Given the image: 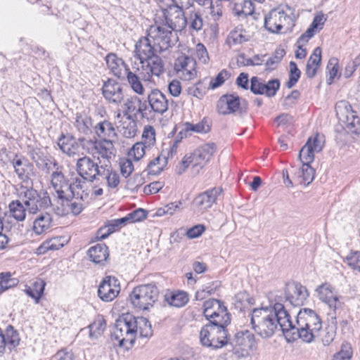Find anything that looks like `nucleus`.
I'll list each match as a JSON object with an SVG mask.
<instances>
[{
  "mask_svg": "<svg viewBox=\"0 0 360 360\" xmlns=\"http://www.w3.org/2000/svg\"><path fill=\"white\" fill-rule=\"evenodd\" d=\"M250 323L255 333L262 338H271L279 330L286 337L287 328H290V316L283 304L276 299L274 304L252 309Z\"/></svg>",
  "mask_w": 360,
  "mask_h": 360,
  "instance_id": "1",
  "label": "nucleus"
},
{
  "mask_svg": "<svg viewBox=\"0 0 360 360\" xmlns=\"http://www.w3.org/2000/svg\"><path fill=\"white\" fill-rule=\"evenodd\" d=\"M152 335V326L146 318L126 314L116 321L111 337L119 347L129 350L136 340H148Z\"/></svg>",
  "mask_w": 360,
  "mask_h": 360,
  "instance_id": "2",
  "label": "nucleus"
},
{
  "mask_svg": "<svg viewBox=\"0 0 360 360\" xmlns=\"http://www.w3.org/2000/svg\"><path fill=\"white\" fill-rule=\"evenodd\" d=\"M290 328H287L288 341L302 339L304 342L310 343L319 335L322 322L314 310L304 308L298 312L295 323L290 320Z\"/></svg>",
  "mask_w": 360,
  "mask_h": 360,
  "instance_id": "3",
  "label": "nucleus"
},
{
  "mask_svg": "<svg viewBox=\"0 0 360 360\" xmlns=\"http://www.w3.org/2000/svg\"><path fill=\"white\" fill-rule=\"evenodd\" d=\"M226 326L208 323L203 326L199 333L202 346L218 349L229 344V335Z\"/></svg>",
  "mask_w": 360,
  "mask_h": 360,
  "instance_id": "4",
  "label": "nucleus"
},
{
  "mask_svg": "<svg viewBox=\"0 0 360 360\" xmlns=\"http://www.w3.org/2000/svg\"><path fill=\"white\" fill-rule=\"evenodd\" d=\"M292 14L288 6L271 9L264 18V27L272 33H279L283 28L288 30L294 26Z\"/></svg>",
  "mask_w": 360,
  "mask_h": 360,
  "instance_id": "5",
  "label": "nucleus"
},
{
  "mask_svg": "<svg viewBox=\"0 0 360 360\" xmlns=\"http://www.w3.org/2000/svg\"><path fill=\"white\" fill-rule=\"evenodd\" d=\"M23 204L28 212L36 214L51 207L52 203L49 193L46 191L38 192L32 186H22L19 193Z\"/></svg>",
  "mask_w": 360,
  "mask_h": 360,
  "instance_id": "6",
  "label": "nucleus"
},
{
  "mask_svg": "<svg viewBox=\"0 0 360 360\" xmlns=\"http://www.w3.org/2000/svg\"><path fill=\"white\" fill-rule=\"evenodd\" d=\"M159 297V290L155 284L140 285L129 295L131 304L139 310H148L153 307Z\"/></svg>",
  "mask_w": 360,
  "mask_h": 360,
  "instance_id": "7",
  "label": "nucleus"
},
{
  "mask_svg": "<svg viewBox=\"0 0 360 360\" xmlns=\"http://www.w3.org/2000/svg\"><path fill=\"white\" fill-rule=\"evenodd\" d=\"M154 21L155 23H160L172 32L181 31L187 24V19L183 10L177 6L158 11Z\"/></svg>",
  "mask_w": 360,
  "mask_h": 360,
  "instance_id": "8",
  "label": "nucleus"
},
{
  "mask_svg": "<svg viewBox=\"0 0 360 360\" xmlns=\"http://www.w3.org/2000/svg\"><path fill=\"white\" fill-rule=\"evenodd\" d=\"M203 314L209 323L226 326L231 323V314L226 307L217 299H209L204 302Z\"/></svg>",
  "mask_w": 360,
  "mask_h": 360,
  "instance_id": "9",
  "label": "nucleus"
},
{
  "mask_svg": "<svg viewBox=\"0 0 360 360\" xmlns=\"http://www.w3.org/2000/svg\"><path fill=\"white\" fill-rule=\"evenodd\" d=\"M203 314L209 323L226 326L231 323V314L226 307L217 299H209L204 302Z\"/></svg>",
  "mask_w": 360,
  "mask_h": 360,
  "instance_id": "10",
  "label": "nucleus"
},
{
  "mask_svg": "<svg viewBox=\"0 0 360 360\" xmlns=\"http://www.w3.org/2000/svg\"><path fill=\"white\" fill-rule=\"evenodd\" d=\"M335 111L339 121L345 124V128L349 132L360 134V117L348 101H338L335 105Z\"/></svg>",
  "mask_w": 360,
  "mask_h": 360,
  "instance_id": "11",
  "label": "nucleus"
},
{
  "mask_svg": "<svg viewBox=\"0 0 360 360\" xmlns=\"http://www.w3.org/2000/svg\"><path fill=\"white\" fill-rule=\"evenodd\" d=\"M98 162H95L89 156L84 155L78 158L76 162V171L78 175L86 179L90 183L99 180L103 167L102 161L98 157Z\"/></svg>",
  "mask_w": 360,
  "mask_h": 360,
  "instance_id": "12",
  "label": "nucleus"
},
{
  "mask_svg": "<svg viewBox=\"0 0 360 360\" xmlns=\"http://www.w3.org/2000/svg\"><path fill=\"white\" fill-rule=\"evenodd\" d=\"M147 34L155 44V47L160 52L167 50L172 44V32L160 23L150 25L147 30Z\"/></svg>",
  "mask_w": 360,
  "mask_h": 360,
  "instance_id": "13",
  "label": "nucleus"
},
{
  "mask_svg": "<svg viewBox=\"0 0 360 360\" xmlns=\"http://www.w3.org/2000/svg\"><path fill=\"white\" fill-rule=\"evenodd\" d=\"M217 146L214 143L204 144L194 150L188 157L193 169L199 172L210 160L216 151Z\"/></svg>",
  "mask_w": 360,
  "mask_h": 360,
  "instance_id": "14",
  "label": "nucleus"
},
{
  "mask_svg": "<svg viewBox=\"0 0 360 360\" xmlns=\"http://www.w3.org/2000/svg\"><path fill=\"white\" fill-rule=\"evenodd\" d=\"M139 60L141 64V74L146 80H150L153 76L159 77L164 72L163 60L157 53Z\"/></svg>",
  "mask_w": 360,
  "mask_h": 360,
  "instance_id": "15",
  "label": "nucleus"
},
{
  "mask_svg": "<svg viewBox=\"0 0 360 360\" xmlns=\"http://www.w3.org/2000/svg\"><path fill=\"white\" fill-rule=\"evenodd\" d=\"M229 342L233 347L235 354H238V356H244L255 346V335L249 330L240 331Z\"/></svg>",
  "mask_w": 360,
  "mask_h": 360,
  "instance_id": "16",
  "label": "nucleus"
},
{
  "mask_svg": "<svg viewBox=\"0 0 360 360\" xmlns=\"http://www.w3.org/2000/svg\"><path fill=\"white\" fill-rule=\"evenodd\" d=\"M174 70L179 78L190 81L197 75L196 61L191 57L181 55L175 60Z\"/></svg>",
  "mask_w": 360,
  "mask_h": 360,
  "instance_id": "17",
  "label": "nucleus"
},
{
  "mask_svg": "<svg viewBox=\"0 0 360 360\" xmlns=\"http://www.w3.org/2000/svg\"><path fill=\"white\" fill-rule=\"evenodd\" d=\"M102 92L107 102L115 105H120L126 97L122 85L112 79L104 82Z\"/></svg>",
  "mask_w": 360,
  "mask_h": 360,
  "instance_id": "18",
  "label": "nucleus"
},
{
  "mask_svg": "<svg viewBox=\"0 0 360 360\" xmlns=\"http://www.w3.org/2000/svg\"><path fill=\"white\" fill-rule=\"evenodd\" d=\"M120 285L115 276H107L101 282L98 289V296L103 302H111L119 295Z\"/></svg>",
  "mask_w": 360,
  "mask_h": 360,
  "instance_id": "19",
  "label": "nucleus"
},
{
  "mask_svg": "<svg viewBox=\"0 0 360 360\" xmlns=\"http://www.w3.org/2000/svg\"><path fill=\"white\" fill-rule=\"evenodd\" d=\"M11 162L15 173L22 182L27 183L35 176L33 164L23 155L15 154Z\"/></svg>",
  "mask_w": 360,
  "mask_h": 360,
  "instance_id": "20",
  "label": "nucleus"
},
{
  "mask_svg": "<svg viewBox=\"0 0 360 360\" xmlns=\"http://www.w3.org/2000/svg\"><path fill=\"white\" fill-rule=\"evenodd\" d=\"M143 103L148 106V112L162 115L168 110V100L159 89H151L147 94V100Z\"/></svg>",
  "mask_w": 360,
  "mask_h": 360,
  "instance_id": "21",
  "label": "nucleus"
},
{
  "mask_svg": "<svg viewBox=\"0 0 360 360\" xmlns=\"http://www.w3.org/2000/svg\"><path fill=\"white\" fill-rule=\"evenodd\" d=\"M285 300L295 307L303 305L309 296L307 289L300 283H288L285 288Z\"/></svg>",
  "mask_w": 360,
  "mask_h": 360,
  "instance_id": "22",
  "label": "nucleus"
},
{
  "mask_svg": "<svg viewBox=\"0 0 360 360\" xmlns=\"http://www.w3.org/2000/svg\"><path fill=\"white\" fill-rule=\"evenodd\" d=\"M90 182L86 179L78 175L71 179L70 182V191L68 192V200L70 201L72 198L85 200L89 198L90 189Z\"/></svg>",
  "mask_w": 360,
  "mask_h": 360,
  "instance_id": "23",
  "label": "nucleus"
},
{
  "mask_svg": "<svg viewBox=\"0 0 360 360\" xmlns=\"http://www.w3.org/2000/svg\"><path fill=\"white\" fill-rule=\"evenodd\" d=\"M316 291L319 298L326 303L334 312L342 307V302L339 300V297L330 283H325L319 285Z\"/></svg>",
  "mask_w": 360,
  "mask_h": 360,
  "instance_id": "24",
  "label": "nucleus"
},
{
  "mask_svg": "<svg viewBox=\"0 0 360 360\" xmlns=\"http://www.w3.org/2000/svg\"><path fill=\"white\" fill-rule=\"evenodd\" d=\"M250 91L255 94H265L271 97L276 95L280 87V82L278 79L269 80L266 84L263 83L257 77H252L250 79Z\"/></svg>",
  "mask_w": 360,
  "mask_h": 360,
  "instance_id": "25",
  "label": "nucleus"
},
{
  "mask_svg": "<svg viewBox=\"0 0 360 360\" xmlns=\"http://www.w3.org/2000/svg\"><path fill=\"white\" fill-rule=\"evenodd\" d=\"M122 103L124 107L126 117H132V115L136 116L140 114L142 118H148V106L146 103H142L137 96L127 97L126 96Z\"/></svg>",
  "mask_w": 360,
  "mask_h": 360,
  "instance_id": "26",
  "label": "nucleus"
},
{
  "mask_svg": "<svg viewBox=\"0 0 360 360\" xmlns=\"http://www.w3.org/2000/svg\"><path fill=\"white\" fill-rule=\"evenodd\" d=\"M222 189L215 187L208 189L197 195L194 200V206L200 212H204L210 208L215 203L217 198L221 193Z\"/></svg>",
  "mask_w": 360,
  "mask_h": 360,
  "instance_id": "27",
  "label": "nucleus"
},
{
  "mask_svg": "<svg viewBox=\"0 0 360 360\" xmlns=\"http://www.w3.org/2000/svg\"><path fill=\"white\" fill-rule=\"evenodd\" d=\"M89 143L93 145L91 154L94 156L97 154L98 158L100 156L103 159V162L110 165V160L115 155L112 140H98Z\"/></svg>",
  "mask_w": 360,
  "mask_h": 360,
  "instance_id": "28",
  "label": "nucleus"
},
{
  "mask_svg": "<svg viewBox=\"0 0 360 360\" xmlns=\"http://www.w3.org/2000/svg\"><path fill=\"white\" fill-rule=\"evenodd\" d=\"M51 184L58 198L63 201H67L68 200V192L70 191V183L59 169L52 172Z\"/></svg>",
  "mask_w": 360,
  "mask_h": 360,
  "instance_id": "29",
  "label": "nucleus"
},
{
  "mask_svg": "<svg viewBox=\"0 0 360 360\" xmlns=\"http://www.w3.org/2000/svg\"><path fill=\"white\" fill-rule=\"evenodd\" d=\"M31 158L38 169L46 174H49L51 172L59 169V165L56 160L50 156H47L40 150H32Z\"/></svg>",
  "mask_w": 360,
  "mask_h": 360,
  "instance_id": "30",
  "label": "nucleus"
},
{
  "mask_svg": "<svg viewBox=\"0 0 360 360\" xmlns=\"http://www.w3.org/2000/svg\"><path fill=\"white\" fill-rule=\"evenodd\" d=\"M105 62L110 71L120 79H124L130 72L124 61L114 53H110L105 56Z\"/></svg>",
  "mask_w": 360,
  "mask_h": 360,
  "instance_id": "31",
  "label": "nucleus"
},
{
  "mask_svg": "<svg viewBox=\"0 0 360 360\" xmlns=\"http://www.w3.org/2000/svg\"><path fill=\"white\" fill-rule=\"evenodd\" d=\"M240 106V98L233 95H224L217 102V109L219 114L228 115L235 112Z\"/></svg>",
  "mask_w": 360,
  "mask_h": 360,
  "instance_id": "32",
  "label": "nucleus"
},
{
  "mask_svg": "<svg viewBox=\"0 0 360 360\" xmlns=\"http://www.w3.org/2000/svg\"><path fill=\"white\" fill-rule=\"evenodd\" d=\"M135 52L139 60L157 53H161L158 51V49L155 47V44L152 42L148 34L146 37H141L136 44Z\"/></svg>",
  "mask_w": 360,
  "mask_h": 360,
  "instance_id": "33",
  "label": "nucleus"
},
{
  "mask_svg": "<svg viewBox=\"0 0 360 360\" xmlns=\"http://www.w3.org/2000/svg\"><path fill=\"white\" fill-rule=\"evenodd\" d=\"M94 130L100 140H112L117 137L116 129L114 124L108 120L97 123Z\"/></svg>",
  "mask_w": 360,
  "mask_h": 360,
  "instance_id": "34",
  "label": "nucleus"
},
{
  "mask_svg": "<svg viewBox=\"0 0 360 360\" xmlns=\"http://www.w3.org/2000/svg\"><path fill=\"white\" fill-rule=\"evenodd\" d=\"M87 255L95 264H103L109 257L108 248L103 243H98L88 250Z\"/></svg>",
  "mask_w": 360,
  "mask_h": 360,
  "instance_id": "35",
  "label": "nucleus"
},
{
  "mask_svg": "<svg viewBox=\"0 0 360 360\" xmlns=\"http://www.w3.org/2000/svg\"><path fill=\"white\" fill-rule=\"evenodd\" d=\"M117 129L123 136L131 139L137 133V124L132 117H126L122 121L117 122Z\"/></svg>",
  "mask_w": 360,
  "mask_h": 360,
  "instance_id": "36",
  "label": "nucleus"
},
{
  "mask_svg": "<svg viewBox=\"0 0 360 360\" xmlns=\"http://www.w3.org/2000/svg\"><path fill=\"white\" fill-rule=\"evenodd\" d=\"M58 145L60 150L68 156H74L79 153V146L72 136L62 135L58 140Z\"/></svg>",
  "mask_w": 360,
  "mask_h": 360,
  "instance_id": "37",
  "label": "nucleus"
},
{
  "mask_svg": "<svg viewBox=\"0 0 360 360\" xmlns=\"http://www.w3.org/2000/svg\"><path fill=\"white\" fill-rule=\"evenodd\" d=\"M188 295L184 291H171L165 295V301L174 307H182L188 303Z\"/></svg>",
  "mask_w": 360,
  "mask_h": 360,
  "instance_id": "38",
  "label": "nucleus"
},
{
  "mask_svg": "<svg viewBox=\"0 0 360 360\" xmlns=\"http://www.w3.org/2000/svg\"><path fill=\"white\" fill-rule=\"evenodd\" d=\"M74 126L79 134L89 135L92 132L91 117L85 113H77L75 117Z\"/></svg>",
  "mask_w": 360,
  "mask_h": 360,
  "instance_id": "39",
  "label": "nucleus"
},
{
  "mask_svg": "<svg viewBox=\"0 0 360 360\" xmlns=\"http://www.w3.org/2000/svg\"><path fill=\"white\" fill-rule=\"evenodd\" d=\"M321 61V49L316 47L307 60L305 74L307 77L314 78L316 74V70Z\"/></svg>",
  "mask_w": 360,
  "mask_h": 360,
  "instance_id": "40",
  "label": "nucleus"
},
{
  "mask_svg": "<svg viewBox=\"0 0 360 360\" xmlns=\"http://www.w3.org/2000/svg\"><path fill=\"white\" fill-rule=\"evenodd\" d=\"M101 168L102 170L101 174L99 175V180L101 178L105 179L109 188H117L120 182L119 174L112 169L110 165L105 162L103 163V167Z\"/></svg>",
  "mask_w": 360,
  "mask_h": 360,
  "instance_id": "41",
  "label": "nucleus"
},
{
  "mask_svg": "<svg viewBox=\"0 0 360 360\" xmlns=\"http://www.w3.org/2000/svg\"><path fill=\"white\" fill-rule=\"evenodd\" d=\"M51 224L52 218L51 214L47 212L41 213L34 221L33 231L37 235H40L49 230L51 226Z\"/></svg>",
  "mask_w": 360,
  "mask_h": 360,
  "instance_id": "42",
  "label": "nucleus"
},
{
  "mask_svg": "<svg viewBox=\"0 0 360 360\" xmlns=\"http://www.w3.org/2000/svg\"><path fill=\"white\" fill-rule=\"evenodd\" d=\"M233 11L238 16L251 15L254 13V6L250 0H234Z\"/></svg>",
  "mask_w": 360,
  "mask_h": 360,
  "instance_id": "43",
  "label": "nucleus"
},
{
  "mask_svg": "<svg viewBox=\"0 0 360 360\" xmlns=\"http://www.w3.org/2000/svg\"><path fill=\"white\" fill-rule=\"evenodd\" d=\"M19 283L17 278L13 277L10 271H4L0 273V295L6 290L14 288Z\"/></svg>",
  "mask_w": 360,
  "mask_h": 360,
  "instance_id": "44",
  "label": "nucleus"
},
{
  "mask_svg": "<svg viewBox=\"0 0 360 360\" xmlns=\"http://www.w3.org/2000/svg\"><path fill=\"white\" fill-rule=\"evenodd\" d=\"M62 237H55L49 240H46L37 249L38 255L46 253L49 250H57L63 246L61 242Z\"/></svg>",
  "mask_w": 360,
  "mask_h": 360,
  "instance_id": "45",
  "label": "nucleus"
},
{
  "mask_svg": "<svg viewBox=\"0 0 360 360\" xmlns=\"http://www.w3.org/2000/svg\"><path fill=\"white\" fill-rule=\"evenodd\" d=\"M3 336L5 338V345L9 350H12L19 345L20 341L19 334L12 326L7 327Z\"/></svg>",
  "mask_w": 360,
  "mask_h": 360,
  "instance_id": "46",
  "label": "nucleus"
},
{
  "mask_svg": "<svg viewBox=\"0 0 360 360\" xmlns=\"http://www.w3.org/2000/svg\"><path fill=\"white\" fill-rule=\"evenodd\" d=\"M10 214L18 221L25 219L26 209L20 200H13L8 205Z\"/></svg>",
  "mask_w": 360,
  "mask_h": 360,
  "instance_id": "47",
  "label": "nucleus"
},
{
  "mask_svg": "<svg viewBox=\"0 0 360 360\" xmlns=\"http://www.w3.org/2000/svg\"><path fill=\"white\" fill-rule=\"evenodd\" d=\"M167 162L165 158L160 154L148 163V174L152 175L159 174L164 169Z\"/></svg>",
  "mask_w": 360,
  "mask_h": 360,
  "instance_id": "48",
  "label": "nucleus"
},
{
  "mask_svg": "<svg viewBox=\"0 0 360 360\" xmlns=\"http://www.w3.org/2000/svg\"><path fill=\"white\" fill-rule=\"evenodd\" d=\"M285 55V51L282 48H277L274 54L265 60L266 70L271 71L275 70Z\"/></svg>",
  "mask_w": 360,
  "mask_h": 360,
  "instance_id": "49",
  "label": "nucleus"
},
{
  "mask_svg": "<svg viewBox=\"0 0 360 360\" xmlns=\"http://www.w3.org/2000/svg\"><path fill=\"white\" fill-rule=\"evenodd\" d=\"M44 287L45 283L43 281H39L34 282L32 287L27 288L25 291L28 296L35 300L36 303H38L43 295Z\"/></svg>",
  "mask_w": 360,
  "mask_h": 360,
  "instance_id": "50",
  "label": "nucleus"
},
{
  "mask_svg": "<svg viewBox=\"0 0 360 360\" xmlns=\"http://www.w3.org/2000/svg\"><path fill=\"white\" fill-rule=\"evenodd\" d=\"M120 229L118 221L116 219L108 221L107 224L100 228L97 232V237L101 239L106 238L109 235Z\"/></svg>",
  "mask_w": 360,
  "mask_h": 360,
  "instance_id": "51",
  "label": "nucleus"
},
{
  "mask_svg": "<svg viewBox=\"0 0 360 360\" xmlns=\"http://www.w3.org/2000/svg\"><path fill=\"white\" fill-rule=\"evenodd\" d=\"M208 88L204 83V80H200L195 84L188 88L187 92L188 95H191L197 98L202 99L206 94Z\"/></svg>",
  "mask_w": 360,
  "mask_h": 360,
  "instance_id": "52",
  "label": "nucleus"
},
{
  "mask_svg": "<svg viewBox=\"0 0 360 360\" xmlns=\"http://www.w3.org/2000/svg\"><path fill=\"white\" fill-rule=\"evenodd\" d=\"M314 153L315 152L310 146V141H307L300 151L299 159L302 164H310L314 160Z\"/></svg>",
  "mask_w": 360,
  "mask_h": 360,
  "instance_id": "53",
  "label": "nucleus"
},
{
  "mask_svg": "<svg viewBox=\"0 0 360 360\" xmlns=\"http://www.w3.org/2000/svg\"><path fill=\"white\" fill-rule=\"evenodd\" d=\"M289 67H290V75H289V80L286 83V86L288 89H291L298 82V80L300 77V75H301V71L299 70L297 64L294 61L290 62Z\"/></svg>",
  "mask_w": 360,
  "mask_h": 360,
  "instance_id": "54",
  "label": "nucleus"
},
{
  "mask_svg": "<svg viewBox=\"0 0 360 360\" xmlns=\"http://www.w3.org/2000/svg\"><path fill=\"white\" fill-rule=\"evenodd\" d=\"M344 262L354 271L360 272V252L354 251L350 252L345 257Z\"/></svg>",
  "mask_w": 360,
  "mask_h": 360,
  "instance_id": "55",
  "label": "nucleus"
},
{
  "mask_svg": "<svg viewBox=\"0 0 360 360\" xmlns=\"http://www.w3.org/2000/svg\"><path fill=\"white\" fill-rule=\"evenodd\" d=\"M300 177L302 178V182L306 185H309L314 179L315 171L310 166V164H302L301 169Z\"/></svg>",
  "mask_w": 360,
  "mask_h": 360,
  "instance_id": "56",
  "label": "nucleus"
},
{
  "mask_svg": "<svg viewBox=\"0 0 360 360\" xmlns=\"http://www.w3.org/2000/svg\"><path fill=\"white\" fill-rule=\"evenodd\" d=\"M148 147L143 142L135 143L128 153L129 157L133 158L136 161L142 158L145 154V149Z\"/></svg>",
  "mask_w": 360,
  "mask_h": 360,
  "instance_id": "57",
  "label": "nucleus"
},
{
  "mask_svg": "<svg viewBox=\"0 0 360 360\" xmlns=\"http://www.w3.org/2000/svg\"><path fill=\"white\" fill-rule=\"evenodd\" d=\"M126 77L132 89L138 94H143L144 88L137 75L130 71Z\"/></svg>",
  "mask_w": 360,
  "mask_h": 360,
  "instance_id": "58",
  "label": "nucleus"
},
{
  "mask_svg": "<svg viewBox=\"0 0 360 360\" xmlns=\"http://www.w3.org/2000/svg\"><path fill=\"white\" fill-rule=\"evenodd\" d=\"M142 139L143 143L147 146L150 147L154 145L155 142V131L153 127L147 125L144 127Z\"/></svg>",
  "mask_w": 360,
  "mask_h": 360,
  "instance_id": "59",
  "label": "nucleus"
},
{
  "mask_svg": "<svg viewBox=\"0 0 360 360\" xmlns=\"http://www.w3.org/2000/svg\"><path fill=\"white\" fill-rule=\"evenodd\" d=\"M185 130L186 131H192L198 133H206L210 131V126L207 124V121L204 119L197 124H191L186 122L185 124Z\"/></svg>",
  "mask_w": 360,
  "mask_h": 360,
  "instance_id": "60",
  "label": "nucleus"
},
{
  "mask_svg": "<svg viewBox=\"0 0 360 360\" xmlns=\"http://www.w3.org/2000/svg\"><path fill=\"white\" fill-rule=\"evenodd\" d=\"M230 74L226 70H222L218 73L214 79L210 81V88L214 89L221 86L224 82L229 77Z\"/></svg>",
  "mask_w": 360,
  "mask_h": 360,
  "instance_id": "61",
  "label": "nucleus"
},
{
  "mask_svg": "<svg viewBox=\"0 0 360 360\" xmlns=\"http://www.w3.org/2000/svg\"><path fill=\"white\" fill-rule=\"evenodd\" d=\"M188 22L191 28L196 31L201 30L203 25V20L201 15L196 12H191L188 17Z\"/></svg>",
  "mask_w": 360,
  "mask_h": 360,
  "instance_id": "62",
  "label": "nucleus"
},
{
  "mask_svg": "<svg viewBox=\"0 0 360 360\" xmlns=\"http://www.w3.org/2000/svg\"><path fill=\"white\" fill-rule=\"evenodd\" d=\"M310 141V146L315 153H319L322 150L324 145V141L320 137L319 134L314 136L308 138L307 141Z\"/></svg>",
  "mask_w": 360,
  "mask_h": 360,
  "instance_id": "63",
  "label": "nucleus"
},
{
  "mask_svg": "<svg viewBox=\"0 0 360 360\" xmlns=\"http://www.w3.org/2000/svg\"><path fill=\"white\" fill-rule=\"evenodd\" d=\"M147 214L148 213L145 210L142 208H138L129 213L128 216L131 223H135L146 219L147 217Z\"/></svg>",
  "mask_w": 360,
  "mask_h": 360,
  "instance_id": "64",
  "label": "nucleus"
}]
</instances>
